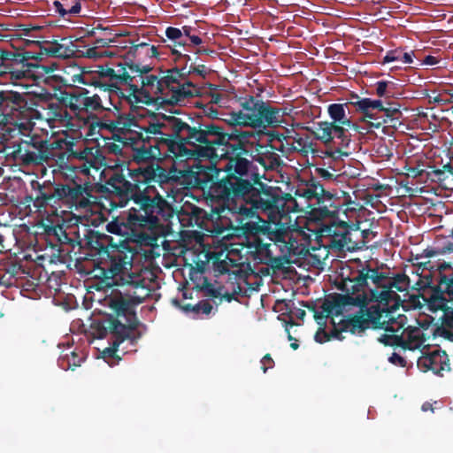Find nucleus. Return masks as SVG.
Masks as SVG:
<instances>
[{
	"mask_svg": "<svg viewBox=\"0 0 453 453\" xmlns=\"http://www.w3.org/2000/svg\"><path fill=\"white\" fill-rule=\"evenodd\" d=\"M404 188H405L406 194H408L409 196H413L414 193L417 191V189L411 188L408 186H404Z\"/></svg>",
	"mask_w": 453,
	"mask_h": 453,
	"instance_id": "nucleus-42",
	"label": "nucleus"
},
{
	"mask_svg": "<svg viewBox=\"0 0 453 453\" xmlns=\"http://www.w3.org/2000/svg\"><path fill=\"white\" fill-rule=\"evenodd\" d=\"M311 133L318 140L328 145L334 140L333 133L335 134V127L329 121H321L311 130Z\"/></svg>",
	"mask_w": 453,
	"mask_h": 453,
	"instance_id": "nucleus-18",
	"label": "nucleus"
},
{
	"mask_svg": "<svg viewBox=\"0 0 453 453\" xmlns=\"http://www.w3.org/2000/svg\"><path fill=\"white\" fill-rule=\"evenodd\" d=\"M97 153V149L90 147H85L81 150H73V149L69 150V157L79 159L82 162V164L79 166H76L75 169H79L81 173L85 175H89L91 169L98 171V157H96Z\"/></svg>",
	"mask_w": 453,
	"mask_h": 453,
	"instance_id": "nucleus-13",
	"label": "nucleus"
},
{
	"mask_svg": "<svg viewBox=\"0 0 453 453\" xmlns=\"http://www.w3.org/2000/svg\"><path fill=\"white\" fill-rule=\"evenodd\" d=\"M436 63H437L436 58L432 56H427L424 60V64L429 65H435Z\"/></svg>",
	"mask_w": 453,
	"mask_h": 453,
	"instance_id": "nucleus-38",
	"label": "nucleus"
},
{
	"mask_svg": "<svg viewBox=\"0 0 453 453\" xmlns=\"http://www.w3.org/2000/svg\"><path fill=\"white\" fill-rule=\"evenodd\" d=\"M82 104L86 109L93 111L105 108L102 104L101 97L98 95H94L92 96H85L82 100Z\"/></svg>",
	"mask_w": 453,
	"mask_h": 453,
	"instance_id": "nucleus-25",
	"label": "nucleus"
},
{
	"mask_svg": "<svg viewBox=\"0 0 453 453\" xmlns=\"http://www.w3.org/2000/svg\"><path fill=\"white\" fill-rule=\"evenodd\" d=\"M448 172L453 175V167L449 165H444L441 169H435L434 170V174L437 176L441 180V176L445 173Z\"/></svg>",
	"mask_w": 453,
	"mask_h": 453,
	"instance_id": "nucleus-31",
	"label": "nucleus"
},
{
	"mask_svg": "<svg viewBox=\"0 0 453 453\" xmlns=\"http://www.w3.org/2000/svg\"><path fill=\"white\" fill-rule=\"evenodd\" d=\"M433 102H434V103H440V102H441V99H440V97H439V96H435V97H434V98H433Z\"/></svg>",
	"mask_w": 453,
	"mask_h": 453,
	"instance_id": "nucleus-50",
	"label": "nucleus"
},
{
	"mask_svg": "<svg viewBox=\"0 0 453 453\" xmlns=\"http://www.w3.org/2000/svg\"><path fill=\"white\" fill-rule=\"evenodd\" d=\"M140 54H144L149 57V50H140V51L137 55H140Z\"/></svg>",
	"mask_w": 453,
	"mask_h": 453,
	"instance_id": "nucleus-46",
	"label": "nucleus"
},
{
	"mask_svg": "<svg viewBox=\"0 0 453 453\" xmlns=\"http://www.w3.org/2000/svg\"><path fill=\"white\" fill-rule=\"evenodd\" d=\"M35 115L28 96L12 89L0 90V124L27 129Z\"/></svg>",
	"mask_w": 453,
	"mask_h": 453,
	"instance_id": "nucleus-6",
	"label": "nucleus"
},
{
	"mask_svg": "<svg viewBox=\"0 0 453 453\" xmlns=\"http://www.w3.org/2000/svg\"><path fill=\"white\" fill-rule=\"evenodd\" d=\"M353 104L363 112L362 120L375 128L387 123L388 119L393 121L395 115L399 113L398 108L392 107L391 104H388V106H384L380 100L363 98Z\"/></svg>",
	"mask_w": 453,
	"mask_h": 453,
	"instance_id": "nucleus-10",
	"label": "nucleus"
},
{
	"mask_svg": "<svg viewBox=\"0 0 453 453\" xmlns=\"http://www.w3.org/2000/svg\"><path fill=\"white\" fill-rule=\"evenodd\" d=\"M140 50H148L149 57H156L157 55V49L154 45H150L147 42H138L132 46L131 52L133 54H138Z\"/></svg>",
	"mask_w": 453,
	"mask_h": 453,
	"instance_id": "nucleus-26",
	"label": "nucleus"
},
{
	"mask_svg": "<svg viewBox=\"0 0 453 453\" xmlns=\"http://www.w3.org/2000/svg\"><path fill=\"white\" fill-rule=\"evenodd\" d=\"M120 52V49H104L98 47H88L83 53V56L94 60L103 58H112L117 57Z\"/></svg>",
	"mask_w": 453,
	"mask_h": 453,
	"instance_id": "nucleus-21",
	"label": "nucleus"
},
{
	"mask_svg": "<svg viewBox=\"0 0 453 453\" xmlns=\"http://www.w3.org/2000/svg\"><path fill=\"white\" fill-rule=\"evenodd\" d=\"M414 52H403L396 49L388 51L383 58V63L402 62L403 64H411L413 62Z\"/></svg>",
	"mask_w": 453,
	"mask_h": 453,
	"instance_id": "nucleus-22",
	"label": "nucleus"
},
{
	"mask_svg": "<svg viewBox=\"0 0 453 453\" xmlns=\"http://www.w3.org/2000/svg\"><path fill=\"white\" fill-rule=\"evenodd\" d=\"M198 73H201V69H195Z\"/></svg>",
	"mask_w": 453,
	"mask_h": 453,
	"instance_id": "nucleus-54",
	"label": "nucleus"
},
{
	"mask_svg": "<svg viewBox=\"0 0 453 453\" xmlns=\"http://www.w3.org/2000/svg\"><path fill=\"white\" fill-rule=\"evenodd\" d=\"M140 134L143 140L148 142L155 140L158 147L160 145H169V139L165 137V117L162 121L150 122L147 126L142 127Z\"/></svg>",
	"mask_w": 453,
	"mask_h": 453,
	"instance_id": "nucleus-14",
	"label": "nucleus"
},
{
	"mask_svg": "<svg viewBox=\"0 0 453 453\" xmlns=\"http://www.w3.org/2000/svg\"><path fill=\"white\" fill-rule=\"evenodd\" d=\"M165 35L170 40L177 41L182 37V31L179 28L170 27L166 28Z\"/></svg>",
	"mask_w": 453,
	"mask_h": 453,
	"instance_id": "nucleus-29",
	"label": "nucleus"
},
{
	"mask_svg": "<svg viewBox=\"0 0 453 453\" xmlns=\"http://www.w3.org/2000/svg\"><path fill=\"white\" fill-rule=\"evenodd\" d=\"M211 124H203L198 128L189 127L186 122L174 116H165V137H177L186 143L192 145L191 149L179 146L178 157L187 159H196L200 163L205 160V157H200L196 155H188L186 152L194 151L200 146H208L210 142H214L211 132Z\"/></svg>",
	"mask_w": 453,
	"mask_h": 453,
	"instance_id": "nucleus-5",
	"label": "nucleus"
},
{
	"mask_svg": "<svg viewBox=\"0 0 453 453\" xmlns=\"http://www.w3.org/2000/svg\"><path fill=\"white\" fill-rule=\"evenodd\" d=\"M80 78H81V75H80V74L74 75V78L73 79V82L79 81H80Z\"/></svg>",
	"mask_w": 453,
	"mask_h": 453,
	"instance_id": "nucleus-48",
	"label": "nucleus"
},
{
	"mask_svg": "<svg viewBox=\"0 0 453 453\" xmlns=\"http://www.w3.org/2000/svg\"><path fill=\"white\" fill-rule=\"evenodd\" d=\"M211 128L215 133L212 135L215 141L210 142L208 146H200L186 153L205 157L208 162L207 165L197 166L196 173L213 168L217 172L224 170L228 173L226 179L214 183L207 192L206 200L211 203V206L215 204L217 210L218 206L225 205L230 198H236L237 226H265V221L261 219L259 211L268 212L272 223L276 226H297L296 219L292 220L288 213L275 206V196L269 191L257 190L250 181L235 176L244 175L248 172L250 162L242 155L248 152V144L255 142V133L237 129L229 134L224 133L221 127L214 124H211Z\"/></svg>",
	"mask_w": 453,
	"mask_h": 453,
	"instance_id": "nucleus-1",
	"label": "nucleus"
},
{
	"mask_svg": "<svg viewBox=\"0 0 453 453\" xmlns=\"http://www.w3.org/2000/svg\"><path fill=\"white\" fill-rule=\"evenodd\" d=\"M92 127L93 122L90 121L88 112L80 111L73 114L67 112V118H65L62 127L75 134L77 137H83L90 134Z\"/></svg>",
	"mask_w": 453,
	"mask_h": 453,
	"instance_id": "nucleus-12",
	"label": "nucleus"
},
{
	"mask_svg": "<svg viewBox=\"0 0 453 453\" xmlns=\"http://www.w3.org/2000/svg\"><path fill=\"white\" fill-rule=\"evenodd\" d=\"M56 11L62 16L65 17L67 14V4H62L58 1L54 2Z\"/></svg>",
	"mask_w": 453,
	"mask_h": 453,
	"instance_id": "nucleus-32",
	"label": "nucleus"
},
{
	"mask_svg": "<svg viewBox=\"0 0 453 453\" xmlns=\"http://www.w3.org/2000/svg\"><path fill=\"white\" fill-rule=\"evenodd\" d=\"M78 223L76 224V226H79V224H81L83 226H88V223H85L82 221V219L85 218V216H78Z\"/></svg>",
	"mask_w": 453,
	"mask_h": 453,
	"instance_id": "nucleus-43",
	"label": "nucleus"
},
{
	"mask_svg": "<svg viewBox=\"0 0 453 453\" xmlns=\"http://www.w3.org/2000/svg\"><path fill=\"white\" fill-rule=\"evenodd\" d=\"M67 110L59 103H50L46 109L45 119L53 127H62L65 118H67Z\"/></svg>",
	"mask_w": 453,
	"mask_h": 453,
	"instance_id": "nucleus-15",
	"label": "nucleus"
},
{
	"mask_svg": "<svg viewBox=\"0 0 453 453\" xmlns=\"http://www.w3.org/2000/svg\"><path fill=\"white\" fill-rule=\"evenodd\" d=\"M134 72L139 71L133 67V64L127 67L123 64H118L114 68L99 65L96 71L98 81L94 84L104 91L115 93L119 91L122 86H127L128 94L131 82H134Z\"/></svg>",
	"mask_w": 453,
	"mask_h": 453,
	"instance_id": "nucleus-8",
	"label": "nucleus"
},
{
	"mask_svg": "<svg viewBox=\"0 0 453 453\" xmlns=\"http://www.w3.org/2000/svg\"><path fill=\"white\" fill-rule=\"evenodd\" d=\"M135 183L128 181L123 174L114 173L106 182L105 188L113 194L118 201L115 204L124 206L132 199L134 206L128 214V222L131 226H190L180 219L178 212L174 211L165 200L167 194L162 184L150 178V172L136 173Z\"/></svg>",
	"mask_w": 453,
	"mask_h": 453,
	"instance_id": "nucleus-2",
	"label": "nucleus"
},
{
	"mask_svg": "<svg viewBox=\"0 0 453 453\" xmlns=\"http://www.w3.org/2000/svg\"><path fill=\"white\" fill-rule=\"evenodd\" d=\"M317 172H318L319 175L324 179L329 180L334 176V173H330L328 170L324 169V168H318Z\"/></svg>",
	"mask_w": 453,
	"mask_h": 453,
	"instance_id": "nucleus-36",
	"label": "nucleus"
},
{
	"mask_svg": "<svg viewBox=\"0 0 453 453\" xmlns=\"http://www.w3.org/2000/svg\"><path fill=\"white\" fill-rule=\"evenodd\" d=\"M58 68V65L57 63H51L48 65L35 63L27 64V70L35 74V78H57L58 75L55 74V72Z\"/></svg>",
	"mask_w": 453,
	"mask_h": 453,
	"instance_id": "nucleus-17",
	"label": "nucleus"
},
{
	"mask_svg": "<svg viewBox=\"0 0 453 453\" xmlns=\"http://www.w3.org/2000/svg\"><path fill=\"white\" fill-rule=\"evenodd\" d=\"M64 159H65V154L64 153H61L58 157V162L59 163H63L64 162Z\"/></svg>",
	"mask_w": 453,
	"mask_h": 453,
	"instance_id": "nucleus-47",
	"label": "nucleus"
},
{
	"mask_svg": "<svg viewBox=\"0 0 453 453\" xmlns=\"http://www.w3.org/2000/svg\"><path fill=\"white\" fill-rule=\"evenodd\" d=\"M136 125L133 119L127 118V117H121L118 119L116 127L120 131H127L132 132L134 131L133 127H135Z\"/></svg>",
	"mask_w": 453,
	"mask_h": 453,
	"instance_id": "nucleus-27",
	"label": "nucleus"
},
{
	"mask_svg": "<svg viewBox=\"0 0 453 453\" xmlns=\"http://www.w3.org/2000/svg\"><path fill=\"white\" fill-rule=\"evenodd\" d=\"M42 49L46 54L58 58H67L73 52L69 46L56 41L45 42V45L42 47Z\"/></svg>",
	"mask_w": 453,
	"mask_h": 453,
	"instance_id": "nucleus-20",
	"label": "nucleus"
},
{
	"mask_svg": "<svg viewBox=\"0 0 453 453\" xmlns=\"http://www.w3.org/2000/svg\"><path fill=\"white\" fill-rule=\"evenodd\" d=\"M348 148L342 147V140H341V142L339 143L337 148H330L326 151L325 154L328 159L334 162H338L340 160H342L343 157H349L350 153L346 150Z\"/></svg>",
	"mask_w": 453,
	"mask_h": 453,
	"instance_id": "nucleus-24",
	"label": "nucleus"
},
{
	"mask_svg": "<svg viewBox=\"0 0 453 453\" xmlns=\"http://www.w3.org/2000/svg\"><path fill=\"white\" fill-rule=\"evenodd\" d=\"M67 144L70 145V146H73V142H69Z\"/></svg>",
	"mask_w": 453,
	"mask_h": 453,
	"instance_id": "nucleus-55",
	"label": "nucleus"
},
{
	"mask_svg": "<svg viewBox=\"0 0 453 453\" xmlns=\"http://www.w3.org/2000/svg\"><path fill=\"white\" fill-rule=\"evenodd\" d=\"M177 45L183 47L185 45V42H175L174 47H176Z\"/></svg>",
	"mask_w": 453,
	"mask_h": 453,
	"instance_id": "nucleus-49",
	"label": "nucleus"
},
{
	"mask_svg": "<svg viewBox=\"0 0 453 453\" xmlns=\"http://www.w3.org/2000/svg\"><path fill=\"white\" fill-rule=\"evenodd\" d=\"M388 83L385 81H380L376 87V93L380 96H383L386 94Z\"/></svg>",
	"mask_w": 453,
	"mask_h": 453,
	"instance_id": "nucleus-34",
	"label": "nucleus"
},
{
	"mask_svg": "<svg viewBox=\"0 0 453 453\" xmlns=\"http://www.w3.org/2000/svg\"><path fill=\"white\" fill-rule=\"evenodd\" d=\"M424 173V170L419 167H409L407 169V175L411 176L412 178H417L420 175H422Z\"/></svg>",
	"mask_w": 453,
	"mask_h": 453,
	"instance_id": "nucleus-33",
	"label": "nucleus"
},
{
	"mask_svg": "<svg viewBox=\"0 0 453 453\" xmlns=\"http://www.w3.org/2000/svg\"><path fill=\"white\" fill-rule=\"evenodd\" d=\"M320 226H349L346 222L341 221L339 225H336L334 221H330L328 223L323 224Z\"/></svg>",
	"mask_w": 453,
	"mask_h": 453,
	"instance_id": "nucleus-37",
	"label": "nucleus"
},
{
	"mask_svg": "<svg viewBox=\"0 0 453 453\" xmlns=\"http://www.w3.org/2000/svg\"><path fill=\"white\" fill-rule=\"evenodd\" d=\"M23 67L25 69L22 71L13 72V70L12 69V72L8 73L11 74L12 78H14L16 80L22 79L26 76H34L35 77V74H33L32 73H30L27 70V64L24 65Z\"/></svg>",
	"mask_w": 453,
	"mask_h": 453,
	"instance_id": "nucleus-30",
	"label": "nucleus"
},
{
	"mask_svg": "<svg viewBox=\"0 0 453 453\" xmlns=\"http://www.w3.org/2000/svg\"><path fill=\"white\" fill-rule=\"evenodd\" d=\"M172 52H173V54H174V55L181 56V52H180L179 50L175 49V48H173V49L172 50Z\"/></svg>",
	"mask_w": 453,
	"mask_h": 453,
	"instance_id": "nucleus-45",
	"label": "nucleus"
},
{
	"mask_svg": "<svg viewBox=\"0 0 453 453\" xmlns=\"http://www.w3.org/2000/svg\"><path fill=\"white\" fill-rule=\"evenodd\" d=\"M81 11V4L80 2H75L74 4L69 5L67 4V14H77Z\"/></svg>",
	"mask_w": 453,
	"mask_h": 453,
	"instance_id": "nucleus-35",
	"label": "nucleus"
},
{
	"mask_svg": "<svg viewBox=\"0 0 453 453\" xmlns=\"http://www.w3.org/2000/svg\"><path fill=\"white\" fill-rule=\"evenodd\" d=\"M109 150L111 151V152H114V153H120L121 152V149L119 147V145L116 144V143H111L109 145Z\"/></svg>",
	"mask_w": 453,
	"mask_h": 453,
	"instance_id": "nucleus-39",
	"label": "nucleus"
},
{
	"mask_svg": "<svg viewBox=\"0 0 453 453\" xmlns=\"http://www.w3.org/2000/svg\"><path fill=\"white\" fill-rule=\"evenodd\" d=\"M19 226L23 227V226H26V225L25 224H21V225H19Z\"/></svg>",
	"mask_w": 453,
	"mask_h": 453,
	"instance_id": "nucleus-56",
	"label": "nucleus"
},
{
	"mask_svg": "<svg viewBox=\"0 0 453 453\" xmlns=\"http://www.w3.org/2000/svg\"><path fill=\"white\" fill-rule=\"evenodd\" d=\"M43 202L48 203L52 200H61L75 211L84 210L88 211L96 203V197L93 196L87 188L81 185H61L55 188L51 195H42Z\"/></svg>",
	"mask_w": 453,
	"mask_h": 453,
	"instance_id": "nucleus-9",
	"label": "nucleus"
},
{
	"mask_svg": "<svg viewBox=\"0 0 453 453\" xmlns=\"http://www.w3.org/2000/svg\"><path fill=\"white\" fill-rule=\"evenodd\" d=\"M227 226L233 227V226H234L233 225V223H232V222H230V223L227 225Z\"/></svg>",
	"mask_w": 453,
	"mask_h": 453,
	"instance_id": "nucleus-52",
	"label": "nucleus"
},
{
	"mask_svg": "<svg viewBox=\"0 0 453 453\" xmlns=\"http://www.w3.org/2000/svg\"><path fill=\"white\" fill-rule=\"evenodd\" d=\"M242 109L227 114L225 121L230 126L266 128L280 126L284 114L262 100L250 96L241 104Z\"/></svg>",
	"mask_w": 453,
	"mask_h": 453,
	"instance_id": "nucleus-4",
	"label": "nucleus"
},
{
	"mask_svg": "<svg viewBox=\"0 0 453 453\" xmlns=\"http://www.w3.org/2000/svg\"><path fill=\"white\" fill-rule=\"evenodd\" d=\"M115 39H107V38H100L96 39L93 45L91 47H98V48H104V49H119V47L113 45L115 42Z\"/></svg>",
	"mask_w": 453,
	"mask_h": 453,
	"instance_id": "nucleus-28",
	"label": "nucleus"
},
{
	"mask_svg": "<svg viewBox=\"0 0 453 453\" xmlns=\"http://www.w3.org/2000/svg\"><path fill=\"white\" fill-rule=\"evenodd\" d=\"M132 158L136 163H146L152 159L160 158L162 157V153L160 152V148L157 144H149L146 145L143 143L141 147H137L133 150Z\"/></svg>",
	"mask_w": 453,
	"mask_h": 453,
	"instance_id": "nucleus-16",
	"label": "nucleus"
},
{
	"mask_svg": "<svg viewBox=\"0 0 453 453\" xmlns=\"http://www.w3.org/2000/svg\"><path fill=\"white\" fill-rule=\"evenodd\" d=\"M14 157L22 160L26 164L37 163L43 159L36 151H32L28 149V143H19L14 147L13 150Z\"/></svg>",
	"mask_w": 453,
	"mask_h": 453,
	"instance_id": "nucleus-19",
	"label": "nucleus"
},
{
	"mask_svg": "<svg viewBox=\"0 0 453 453\" xmlns=\"http://www.w3.org/2000/svg\"><path fill=\"white\" fill-rule=\"evenodd\" d=\"M182 31V35H186L188 36V38L192 35H191V27H183L182 29H180Z\"/></svg>",
	"mask_w": 453,
	"mask_h": 453,
	"instance_id": "nucleus-41",
	"label": "nucleus"
},
{
	"mask_svg": "<svg viewBox=\"0 0 453 453\" xmlns=\"http://www.w3.org/2000/svg\"><path fill=\"white\" fill-rule=\"evenodd\" d=\"M107 226V227H110V226H113V224H112V223H109V224H107V226Z\"/></svg>",
	"mask_w": 453,
	"mask_h": 453,
	"instance_id": "nucleus-51",
	"label": "nucleus"
},
{
	"mask_svg": "<svg viewBox=\"0 0 453 453\" xmlns=\"http://www.w3.org/2000/svg\"><path fill=\"white\" fill-rule=\"evenodd\" d=\"M347 104H333L327 108V112L332 119L330 124L335 127V136L342 140V147L349 148L350 139L347 135V130L352 127L351 120L346 113Z\"/></svg>",
	"mask_w": 453,
	"mask_h": 453,
	"instance_id": "nucleus-11",
	"label": "nucleus"
},
{
	"mask_svg": "<svg viewBox=\"0 0 453 453\" xmlns=\"http://www.w3.org/2000/svg\"><path fill=\"white\" fill-rule=\"evenodd\" d=\"M139 72H134V82H131L128 102L135 106L140 104H178L185 99L198 94V88L188 81L177 69L162 73L160 77L148 74L151 67L133 64Z\"/></svg>",
	"mask_w": 453,
	"mask_h": 453,
	"instance_id": "nucleus-3",
	"label": "nucleus"
},
{
	"mask_svg": "<svg viewBox=\"0 0 453 453\" xmlns=\"http://www.w3.org/2000/svg\"><path fill=\"white\" fill-rule=\"evenodd\" d=\"M198 73H201V69H195Z\"/></svg>",
	"mask_w": 453,
	"mask_h": 453,
	"instance_id": "nucleus-53",
	"label": "nucleus"
},
{
	"mask_svg": "<svg viewBox=\"0 0 453 453\" xmlns=\"http://www.w3.org/2000/svg\"><path fill=\"white\" fill-rule=\"evenodd\" d=\"M325 189L313 180L301 185L296 191L295 207L306 214L309 221L316 222L326 218H333L326 206H321Z\"/></svg>",
	"mask_w": 453,
	"mask_h": 453,
	"instance_id": "nucleus-7",
	"label": "nucleus"
},
{
	"mask_svg": "<svg viewBox=\"0 0 453 453\" xmlns=\"http://www.w3.org/2000/svg\"><path fill=\"white\" fill-rule=\"evenodd\" d=\"M14 55L0 50V78L12 72V63Z\"/></svg>",
	"mask_w": 453,
	"mask_h": 453,
	"instance_id": "nucleus-23",
	"label": "nucleus"
},
{
	"mask_svg": "<svg viewBox=\"0 0 453 453\" xmlns=\"http://www.w3.org/2000/svg\"><path fill=\"white\" fill-rule=\"evenodd\" d=\"M69 107L73 111H76V110L78 109L77 106L72 101H70V103H69Z\"/></svg>",
	"mask_w": 453,
	"mask_h": 453,
	"instance_id": "nucleus-44",
	"label": "nucleus"
},
{
	"mask_svg": "<svg viewBox=\"0 0 453 453\" xmlns=\"http://www.w3.org/2000/svg\"><path fill=\"white\" fill-rule=\"evenodd\" d=\"M189 40L190 42L194 44V45H199L202 43V39L199 37V36H196V35H191L189 37Z\"/></svg>",
	"mask_w": 453,
	"mask_h": 453,
	"instance_id": "nucleus-40",
	"label": "nucleus"
}]
</instances>
